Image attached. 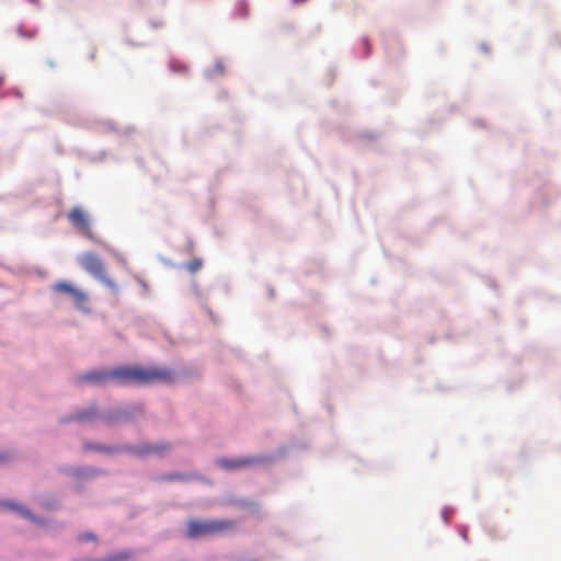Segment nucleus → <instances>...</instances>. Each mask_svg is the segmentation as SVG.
I'll use <instances>...</instances> for the list:
<instances>
[{"label": "nucleus", "instance_id": "f257e3e1", "mask_svg": "<svg viewBox=\"0 0 561 561\" xmlns=\"http://www.w3.org/2000/svg\"><path fill=\"white\" fill-rule=\"evenodd\" d=\"M173 380L174 373L169 368H146L141 366H119L110 370H93L78 377L79 382H91L100 386L107 382L142 386L157 382L171 383Z\"/></svg>", "mask_w": 561, "mask_h": 561}, {"label": "nucleus", "instance_id": "f03ea898", "mask_svg": "<svg viewBox=\"0 0 561 561\" xmlns=\"http://www.w3.org/2000/svg\"><path fill=\"white\" fill-rule=\"evenodd\" d=\"M236 528V523L229 519L190 520L186 536L191 539L227 534Z\"/></svg>", "mask_w": 561, "mask_h": 561}, {"label": "nucleus", "instance_id": "7ed1b4c3", "mask_svg": "<svg viewBox=\"0 0 561 561\" xmlns=\"http://www.w3.org/2000/svg\"><path fill=\"white\" fill-rule=\"evenodd\" d=\"M80 266L93 277L101 280L111 289H116V284L106 276L102 260L95 253H84L79 257Z\"/></svg>", "mask_w": 561, "mask_h": 561}, {"label": "nucleus", "instance_id": "20e7f679", "mask_svg": "<svg viewBox=\"0 0 561 561\" xmlns=\"http://www.w3.org/2000/svg\"><path fill=\"white\" fill-rule=\"evenodd\" d=\"M51 289L57 295L68 296L78 309L84 312H89V308L87 306L89 297L88 294L83 290L77 288L66 280H59L55 283Z\"/></svg>", "mask_w": 561, "mask_h": 561}, {"label": "nucleus", "instance_id": "39448f33", "mask_svg": "<svg viewBox=\"0 0 561 561\" xmlns=\"http://www.w3.org/2000/svg\"><path fill=\"white\" fill-rule=\"evenodd\" d=\"M68 219L72 226L82 232L85 237L92 238L90 221L80 207L72 208L68 214Z\"/></svg>", "mask_w": 561, "mask_h": 561}, {"label": "nucleus", "instance_id": "423d86ee", "mask_svg": "<svg viewBox=\"0 0 561 561\" xmlns=\"http://www.w3.org/2000/svg\"><path fill=\"white\" fill-rule=\"evenodd\" d=\"M220 465L222 468L228 470L238 469L241 467L250 466L257 462L254 458H241V459H221Z\"/></svg>", "mask_w": 561, "mask_h": 561}, {"label": "nucleus", "instance_id": "0eeeda50", "mask_svg": "<svg viewBox=\"0 0 561 561\" xmlns=\"http://www.w3.org/2000/svg\"><path fill=\"white\" fill-rule=\"evenodd\" d=\"M202 266H203V260L199 257H195L186 264V268L191 273H196L197 271H199L202 268Z\"/></svg>", "mask_w": 561, "mask_h": 561}, {"label": "nucleus", "instance_id": "6e6552de", "mask_svg": "<svg viewBox=\"0 0 561 561\" xmlns=\"http://www.w3.org/2000/svg\"><path fill=\"white\" fill-rule=\"evenodd\" d=\"M96 414V411L94 408H91L90 410L88 411H84V412H80L78 413L73 420H77V421H85V420H89L91 419L92 416H94Z\"/></svg>", "mask_w": 561, "mask_h": 561}, {"label": "nucleus", "instance_id": "1a4fd4ad", "mask_svg": "<svg viewBox=\"0 0 561 561\" xmlns=\"http://www.w3.org/2000/svg\"><path fill=\"white\" fill-rule=\"evenodd\" d=\"M78 540L81 542L95 541L96 536L93 533H84L78 537Z\"/></svg>", "mask_w": 561, "mask_h": 561}, {"label": "nucleus", "instance_id": "9d476101", "mask_svg": "<svg viewBox=\"0 0 561 561\" xmlns=\"http://www.w3.org/2000/svg\"><path fill=\"white\" fill-rule=\"evenodd\" d=\"M163 448L159 447V446H149V447H146L142 451L144 453H160Z\"/></svg>", "mask_w": 561, "mask_h": 561}, {"label": "nucleus", "instance_id": "9b49d317", "mask_svg": "<svg viewBox=\"0 0 561 561\" xmlns=\"http://www.w3.org/2000/svg\"><path fill=\"white\" fill-rule=\"evenodd\" d=\"M5 459H7V457L4 455H0V462L4 461Z\"/></svg>", "mask_w": 561, "mask_h": 561}, {"label": "nucleus", "instance_id": "f8f14e48", "mask_svg": "<svg viewBox=\"0 0 561 561\" xmlns=\"http://www.w3.org/2000/svg\"><path fill=\"white\" fill-rule=\"evenodd\" d=\"M178 478H180V476H170L169 477L170 480H174V479H178Z\"/></svg>", "mask_w": 561, "mask_h": 561}]
</instances>
